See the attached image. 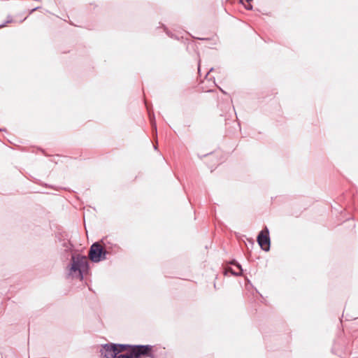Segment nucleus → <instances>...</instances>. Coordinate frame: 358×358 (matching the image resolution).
<instances>
[{"label":"nucleus","mask_w":358,"mask_h":358,"mask_svg":"<svg viewBox=\"0 0 358 358\" xmlns=\"http://www.w3.org/2000/svg\"><path fill=\"white\" fill-rule=\"evenodd\" d=\"M150 121H151L152 129L156 131H157L156 123L155 122V121L153 120L152 117H150Z\"/></svg>","instance_id":"obj_7"},{"label":"nucleus","mask_w":358,"mask_h":358,"mask_svg":"<svg viewBox=\"0 0 358 358\" xmlns=\"http://www.w3.org/2000/svg\"><path fill=\"white\" fill-rule=\"evenodd\" d=\"M3 26H4V24L0 25V28L3 27Z\"/></svg>","instance_id":"obj_10"},{"label":"nucleus","mask_w":358,"mask_h":358,"mask_svg":"<svg viewBox=\"0 0 358 358\" xmlns=\"http://www.w3.org/2000/svg\"><path fill=\"white\" fill-rule=\"evenodd\" d=\"M106 254L103 247L99 243H95L90 247L89 257L93 262H99L106 258Z\"/></svg>","instance_id":"obj_4"},{"label":"nucleus","mask_w":358,"mask_h":358,"mask_svg":"<svg viewBox=\"0 0 358 358\" xmlns=\"http://www.w3.org/2000/svg\"><path fill=\"white\" fill-rule=\"evenodd\" d=\"M69 275L72 278L83 279V271L87 269V260L83 256H72Z\"/></svg>","instance_id":"obj_1"},{"label":"nucleus","mask_w":358,"mask_h":358,"mask_svg":"<svg viewBox=\"0 0 358 358\" xmlns=\"http://www.w3.org/2000/svg\"><path fill=\"white\" fill-rule=\"evenodd\" d=\"M152 350L150 345H136L132 347L129 354H123L116 356L115 358H141L148 356Z\"/></svg>","instance_id":"obj_3"},{"label":"nucleus","mask_w":358,"mask_h":358,"mask_svg":"<svg viewBox=\"0 0 358 358\" xmlns=\"http://www.w3.org/2000/svg\"><path fill=\"white\" fill-rule=\"evenodd\" d=\"M257 242L261 248L265 251L270 249V238L268 229L265 227L258 235Z\"/></svg>","instance_id":"obj_5"},{"label":"nucleus","mask_w":358,"mask_h":358,"mask_svg":"<svg viewBox=\"0 0 358 358\" xmlns=\"http://www.w3.org/2000/svg\"><path fill=\"white\" fill-rule=\"evenodd\" d=\"M127 345L106 344L103 345L101 353L103 358H115L118 353L126 350Z\"/></svg>","instance_id":"obj_2"},{"label":"nucleus","mask_w":358,"mask_h":358,"mask_svg":"<svg viewBox=\"0 0 358 358\" xmlns=\"http://www.w3.org/2000/svg\"><path fill=\"white\" fill-rule=\"evenodd\" d=\"M248 9H251L252 8V6H248V8H247Z\"/></svg>","instance_id":"obj_8"},{"label":"nucleus","mask_w":358,"mask_h":358,"mask_svg":"<svg viewBox=\"0 0 358 358\" xmlns=\"http://www.w3.org/2000/svg\"><path fill=\"white\" fill-rule=\"evenodd\" d=\"M236 266H237L238 268L239 269V272L238 273L234 272L231 268H229L226 269L225 274H227L228 272H230V273H231V274H233L234 275H241V272H242L241 266L238 264H237Z\"/></svg>","instance_id":"obj_6"},{"label":"nucleus","mask_w":358,"mask_h":358,"mask_svg":"<svg viewBox=\"0 0 358 358\" xmlns=\"http://www.w3.org/2000/svg\"><path fill=\"white\" fill-rule=\"evenodd\" d=\"M247 2L252 1V0H245Z\"/></svg>","instance_id":"obj_9"}]
</instances>
